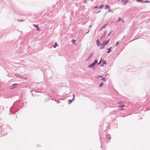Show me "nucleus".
<instances>
[{
	"mask_svg": "<svg viewBox=\"0 0 150 150\" xmlns=\"http://www.w3.org/2000/svg\"><path fill=\"white\" fill-rule=\"evenodd\" d=\"M97 62L98 61L96 59L93 62L88 66V67L90 68L93 67L95 64H96Z\"/></svg>",
	"mask_w": 150,
	"mask_h": 150,
	"instance_id": "1",
	"label": "nucleus"
},
{
	"mask_svg": "<svg viewBox=\"0 0 150 150\" xmlns=\"http://www.w3.org/2000/svg\"><path fill=\"white\" fill-rule=\"evenodd\" d=\"M16 85H17V83H15V84H13L12 85L13 88H12V89L16 88Z\"/></svg>",
	"mask_w": 150,
	"mask_h": 150,
	"instance_id": "8",
	"label": "nucleus"
},
{
	"mask_svg": "<svg viewBox=\"0 0 150 150\" xmlns=\"http://www.w3.org/2000/svg\"><path fill=\"white\" fill-rule=\"evenodd\" d=\"M105 47V46H104H104H102V47H101L100 48V49L101 50V49H103L104 48V47Z\"/></svg>",
	"mask_w": 150,
	"mask_h": 150,
	"instance_id": "23",
	"label": "nucleus"
},
{
	"mask_svg": "<svg viewBox=\"0 0 150 150\" xmlns=\"http://www.w3.org/2000/svg\"><path fill=\"white\" fill-rule=\"evenodd\" d=\"M74 100H73V99H72L71 100H69L68 102V103L69 104H70Z\"/></svg>",
	"mask_w": 150,
	"mask_h": 150,
	"instance_id": "3",
	"label": "nucleus"
},
{
	"mask_svg": "<svg viewBox=\"0 0 150 150\" xmlns=\"http://www.w3.org/2000/svg\"><path fill=\"white\" fill-rule=\"evenodd\" d=\"M101 80H103L104 82H105L106 81L105 79V78H103L101 79Z\"/></svg>",
	"mask_w": 150,
	"mask_h": 150,
	"instance_id": "25",
	"label": "nucleus"
},
{
	"mask_svg": "<svg viewBox=\"0 0 150 150\" xmlns=\"http://www.w3.org/2000/svg\"><path fill=\"white\" fill-rule=\"evenodd\" d=\"M125 106L124 105H120L119 106V107L120 108H122L124 107Z\"/></svg>",
	"mask_w": 150,
	"mask_h": 150,
	"instance_id": "19",
	"label": "nucleus"
},
{
	"mask_svg": "<svg viewBox=\"0 0 150 150\" xmlns=\"http://www.w3.org/2000/svg\"><path fill=\"white\" fill-rule=\"evenodd\" d=\"M101 60H100L98 63V64H100L101 63Z\"/></svg>",
	"mask_w": 150,
	"mask_h": 150,
	"instance_id": "31",
	"label": "nucleus"
},
{
	"mask_svg": "<svg viewBox=\"0 0 150 150\" xmlns=\"http://www.w3.org/2000/svg\"><path fill=\"white\" fill-rule=\"evenodd\" d=\"M35 92V91H33H33H32V92H31V93H32V95H33V92Z\"/></svg>",
	"mask_w": 150,
	"mask_h": 150,
	"instance_id": "33",
	"label": "nucleus"
},
{
	"mask_svg": "<svg viewBox=\"0 0 150 150\" xmlns=\"http://www.w3.org/2000/svg\"><path fill=\"white\" fill-rule=\"evenodd\" d=\"M108 12H111L112 13H113V11L112 10H111L110 8V9H108Z\"/></svg>",
	"mask_w": 150,
	"mask_h": 150,
	"instance_id": "16",
	"label": "nucleus"
},
{
	"mask_svg": "<svg viewBox=\"0 0 150 150\" xmlns=\"http://www.w3.org/2000/svg\"><path fill=\"white\" fill-rule=\"evenodd\" d=\"M103 82H101L99 85V87H102L103 85Z\"/></svg>",
	"mask_w": 150,
	"mask_h": 150,
	"instance_id": "15",
	"label": "nucleus"
},
{
	"mask_svg": "<svg viewBox=\"0 0 150 150\" xmlns=\"http://www.w3.org/2000/svg\"><path fill=\"white\" fill-rule=\"evenodd\" d=\"M107 74H106V75H105V77Z\"/></svg>",
	"mask_w": 150,
	"mask_h": 150,
	"instance_id": "41",
	"label": "nucleus"
},
{
	"mask_svg": "<svg viewBox=\"0 0 150 150\" xmlns=\"http://www.w3.org/2000/svg\"><path fill=\"white\" fill-rule=\"evenodd\" d=\"M3 131L2 128L0 127V132H1Z\"/></svg>",
	"mask_w": 150,
	"mask_h": 150,
	"instance_id": "21",
	"label": "nucleus"
},
{
	"mask_svg": "<svg viewBox=\"0 0 150 150\" xmlns=\"http://www.w3.org/2000/svg\"><path fill=\"white\" fill-rule=\"evenodd\" d=\"M150 1L148 0L143 1V3H150Z\"/></svg>",
	"mask_w": 150,
	"mask_h": 150,
	"instance_id": "17",
	"label": "nucleus"
},
{
	"mask_svg": "<svg viewBox=\"0 0 150 150\" xmlns=\"http://www.w3.org/2000/svg\"><path fill=\"white\" fill-rule=\"evenodd\" d=\"M139 37H138V38H134L133 39H132L130 41V42H131L132 41H133L134 40H135L137 39H138V38Z\"/></svg>",
	"mask_w": 150,
	"mask_h": 150,
	"instance_id": "13",
	"label": "nucleus"
},
{
	"mask_svg": "<svg viewBox=\"0 0 150 150\" xmlns=\"http://www.w3.org/2000/svg\"><path fill=\"white\" fill-rule=\"evenodd\" d=\"M88 32H89V31H88L87 32V33H88Z\"/></svg>",
	"mask_w": 150,
	"mask_h": 150,
	"instance_id": "43",
	"label": "nucleus"
},
{
	"mask_svg": "<svg viewBox=\"0 0 150 150\" xmlns=\"http://www.w3.org/2000/svg\"><path fill=\"white\" fill-rule=\"evenodd\" d=\"M106 31H105V32H104V34H103V36L101 37V39H102V38H103V36L104 35H106Z\"/></svg>",
	"mask_w": 150,
	"mask_h": 150,
	"instance_id": "20",
	"label": "nucleus"
},
{
	"mask_svg": "<svg viewBox=\"0 0 150 150\" xmlns=\"http://www.w3.org/2000/svg\"><path fill=\"white\" fill-rule=\"evenodd\" d=\"M21 78L23 79V78L22 76H19Z\"/></svg>",
	"mask_w": 150,
	"mask_h": 150,
	"instance_id": "39",
	"label": "nucleus"
},
{
	"mask_svg": "<svg viewBox=\"0 0 150 150\" xmlns=\"http://www.w3.org/2000/svg\"><path fill=\"white\" fill-rule=\"evenodd\" d=\"M122 1L123 2L124 4H125L126 3L128 2V1L127 0H122Z\"/></svg>",
	"mask_w": 150,
	"mask_h": 150,
	"instance_id": "12",
	"label": "nucleus"
},
{
	"mask_svg": "<svg viewBox=\"0 0 150 150\" xmlns=\"http://www.w3.org/2000/svg\"><path fill=\"white\" fill-rule=\"evenodd\" d=\"M19 21L23 22V20H21Z\"/></svg>",
	"mask_w": 150,
	"mask_h": 150,
	"instance_id": "37",
	"label": "nucleus"
},
{
	"mask_svg": "<svg viewBox=\"0 0 150 150\" xmlns=\"http://www.w3.org/2000/svg\"><path fill=\"white\" fill-rule=\"evenodd\" d=\"M33 25L36 27V28H37V30H40V28H39V27L38 26V25Z\"/></svg>",
	"mask_w": 150,
	"mask_h": 150,
	"instance_id": "4",
	"label": "nucleus"
},
{
	"mask_svg": "<svg viewBox=\"0 0 150 150\" xmlns=\"http://www.w3.org/2000/svg\"><path fill=\"white\" fill-rule=\"evenodd\" d=\"M119 43V42H117L116 43V46H117V45Z\"/></svg>",
	"mask_w": 150,
	"mask_h": 150,
	"instance_id": "30",
	"label": "nucleus"
},
{
	"mask_svg": "<svg viewBox=\"0 0 150 150\" xmlns=\"http://www.w3.org/2000/svg\"><path fill=\"white\" fill-rule=\"evenodd\" d=\"M98 6H96L95 7V8H98Z\"/></svg>",
	"mask_w": 150,
	"mask_h": 150,
	"instance_id": "35",
	"label": "nucleus"
},
{
	"mask_svg": "<svg viewBox=\"0 0 150 150\" xmlns=\"http://www.w3.org/2000/svg\"><path fill=\"white\" fill-rule=\"evenodd\" d=\"M111 49H112V47H111L108 49V51L107 52V53H109L111 51Z\"/></svg>",
	"mask_w": 150,
	"mask_h": 150,
	"instance_id": "11",
	"label": "nucleus"
},
{
	"mask_svg": "<svg viewBox=\"0 0 150 150\" xmlns=\"http://www.w3.org/2000/svg\"><path fill=\"white\" fill-rule=\"evenodd\" d=\"M111 32H110V33H108V36H110V34H111Z\"/></svg>",
	"mask_w": 150,
	"mask_h": 150,
	"instance_id": "28",
	"label": "nucleus"
},
{
	"mask_svg": "<svg viewBox=\"0 0 150 150\" xmlns=\"http://www.w3.org/2000/svg\"><path fill=\"white\" fill-rule=\"evenodd\" d=\"M72 42H75V40H72Z\"/></svg>",
	"mask_w": 150,
	"mask_h": 150,
	"instance_id": "34",
	"label": "nucleus"
},
{
	"mask_svg": "<svg viewBox=\"0 0 150 150\" xmlns=\"http://www.w3.org/2000/svg\"><path fill=\"white\" fill-rule=\"evenodd\" d=\"M58 45L57 44V42H55L54 45L53 46V47H54V48H55L57 46H58Z\"/></svg>",
	"mask_w": 150,
	"mask_h": 150,
	"instance_id": "10",
	"label": "nucleus"
},
{
	"mask_svg": "<svg viewBox=\"0 0 150 150\" xmlns=\"http://www.w3.org/2000/svg\"><path fill=\"white\" fill-rule=\"evenodd\" d=\"M83 1L85 3H86V0H83Z\"/></svg>",
	"mask_w": 150,
	"mask_h": 150,
	"instance_id": "29",
	"label": "nucleus"
},
{
	"mask_svg": "<svg viewBox=\"0 0 150 150\" xmlns=\"http://www.w3.org/2000/svg\"><path fill=\"white\" fill-rule=\"evenodd\" d=\"M106 64V62L104 60L103 61V62H102V64H101V65H100V66L101 67H103V65L104 64Z\"/></svg>",
	"mask_w": 150,
	"mask_h": 150,
	"instance_id": "5",
	"label": "nucleus"
},
{
	"mask_svg": "<svg viewBox=\"0 0 150 150\" xmlns=\"http://www.w3.org/2000/svg\"><path fill=\"white\" fill-rule=\"evenodd\" d=\"M121 21L123 23H124V21L123 20H122Z\"/></svg>",
	"mask_w": 150,
	"mask_h": 150,
	"instance_id": "36",
	"label": "nucleus"
},
{
	"mask_svg": "<svg viewBox=\"0 0 150 150\" xmlns=\"http://www.w3.org/2000/svg\"><path fill=\"white\" fill-rule=\"evenodd\" d=\"M107 8H108V9H110V7L108 5H106L105 6V9H106Z\"/></svg>",
	"mask_w": 150,
	"mask_h": 150,
	"instance_id": "7",
	"label": "nucleus"
},
{
	"mask_svg": "<svg viewBox=\"0 0 150 150\" xmlns=\"http://www.w3.org/2000/svg\"><path fill=\"white\" fill-rule=\"evenodd\" d=\"M125 36H124L123 37V38H122V39H124L125 38Z\"/></svg>",
	"mask_w": 150,
	"mask_h": 150,
	"instance_id": "40",
	"label": "nucleus"
},
{
	"mask_svg": "<svg viewBox=\"0 0 150 150\" xmlns=\"http://www.w3.org/2000/svg\"><path fill=\"white\" fill-rule=\"evenodd\" d=\"M121 21V18H118V20L117 21V22H119V21Z\"/></svg>",
	"mask_w": 150,
	"mask_h": 150,
	"instance_id": "24",
	"label": "nucleus"
},
{
	"mask_svg": "<svg viewBox=\"0 0 150 150\" xmlns=\"http://www.w3.org/2000/svg\"><path fill=\"white\" fill-rule=\"evenodd\" d=\"M73 98H72V99H73V100H75V96L74 95V94H73Z\"/></svg>",
	"mask_w": 150,
	"mask_h": 150,
	"instance_id": "22",
	"label": "nucleus"
},
{
	"mask_svg": "<svg viewBox=\"0 0 150 150\" xmlns=\"http://www.w3.org/2000/svg\"><path fill=\"white\" fill-rule=\"evenodd\" d=\"M100 77H101V78H102V76H98V78Z\"/></svg>",
	"mask_w": 150,
	"mask_h": 150,
	"instance_id": "32",
	"label": "nucleus"
},
{
	"mask_svg": "<svg viewBox=\"0 0 150 150\" xmlns=\"http://www.w3.org/2000/svg\"><path fill=\"white\" fill-rule=\"evenodd\" d=\"M106 25H104L100 29V31H101V30L103 28H105V26Z\"/></svg>",
	"mask_w": 150,
	"mask_h": 150,
	"instance_id": "18",
	"label": "nucleus"
},
{
	"mask_svg": "<svg viewBox=\"0 0 150 150\" xmlns=\"http://www.w3.org/2000/svg\"><path fill=\"white\" fill-rule=\"evenodd\" d=\"M123 109H122L120 110H123Z\"/></svg>",
	"mask_w": 150,
	"mask_h": 150,
	"instance_id": "42",
	"label": "nucleus"
},
{
	"mask_svg": "<svg viewBox=\"0 0 150 150\" xmlns=\"http://www.w3.org/2000/svg\"><path fill=\"white\" fill-rule=\"evenodd\" d=\"M100 11H99L97 13H99V12H100Z\"/></svg>",
	"mask_w": 150,
	"mask_h": 150,
	"instance_id": "38",
	"label": "nucleus"
},
{
	"mask_svg": "<svg viewBox=\"0 0 150 150\" xmlns=\"http://www.w3.org/2000/svg\"><path fill=\"white\" fill-rule=\"evenodd\" d=\"M137 2H140L141 3H143V0H137Z\"/></svg>",
	"mask_w": 150,
	"mask_h": 150,
	"instance_id": "9",
	"label": "nucleus"
},
{
	"mask_svg": "<svg viewBox=\"0 0 150 150\" xmlns=\"http://www.w3.org/2000/svg\"><path fill=\"white\" fill-rule=\"evenodd\" d=\"M96 43L97 44V45L98 46H100V43L99 41L98 40H96Z\"/></svg>",
	"mask_w": 150,
	"mask_h": 150,
	"instance_id": "6",
	"label": "nucleus"
},
{
	"mask_svg": "<svg viewBox=\"0 0 150 150\" xmlns=\"http://www.w3.org/2000/svg\"><path fill=\"white\" fill-rule=\"evenodd\" d=\"M109 39L107 41H104L103 43L102 44H101L100 46H104L107 45L109 42Z\"/></svg>",
	"mask_w": 150,
	"mask_h": 150,
	"instance_id": "2",
	"label": "nucleus"
},
{
	"mask_svg": "<svg viewBox=\"0 0 150 150\" xmlns=\"http://www.w3.org/2000/svg\"><path fill=\"white\" fill-rule=\"evenodd\" d=\"M15 75L16 77H19V75L18 74H15Z\"/></svg>",
	"mask_w": 150,
	"mask_h": 150,
	"instance_id": "26",
	"label": "nucleus"
},
{
	"mask_svg": "<svg viewBox=\"0 0 150 150\" xmlns=\"http://www.w3.org/2000/svg\"><path fill=\"white\" fill-rule=\"evenodd\" d=\"M104 7V5L103 4H102V5H100L99 8H103Z\"/></svg>",
	"mask_w": 150,
	"mask_h": 150,
	"instance_id": "14",
	"label": "nucleus"
},
{
	"mask_svg": "<svg viewBox=\"0 0 150 150\" xmlns=\"http://www.w3.org/2000/svg\"><path fill=\"white\" fill-rule=\"evenodd\" d=\"M93 54V53L92 54H91L90 55V56L88 58V59H89L90 57H91L92 56V55Z\"/></svg>",
	"mask_w": 150,
	"mask_h": 150,
	"instance_id": "27",
	"label": "nucleus"
}]
</instances>
